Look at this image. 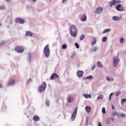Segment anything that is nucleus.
Wrapping results in <instances>:
<instances>
[{
  "mask_svg": "<svg viewBox=\"0 0 126 126\" xmlns=\"http://www.w3.org/2000/svg\"><path fill=\"white\" fill-rule=\"evenodd\" d=\"M125 41V39L124 38H121L120 42L121 43H124V42Z\"/></svg>",
  "mask_w": 126,
  "mask_h": 126,
  "instance_id": "nucleus-26",
  "label": "nucleus"
},
{
  "mask_svg": "<svg viewBox=\"0 0 126 126\" xmlns=\"http://www.w3.org/2000/svg\"><path fill=\"white\" fill-rule=\"evenodd\" d=\"M116 8L117 10V11H120V12L123 11L124 10V8L123 7V6H122L121 4L117 5L116 6Z\"/></svg>",
  "mask_w": 126,
  "mask_h": 126,
  "instance_id": "nucleus-8",
  "label": "nucleus"
},
{
  "mask_svg": "<svg viewBox=\"0 0 126 126\" xmlns=\"http://www.w3.org/2000/svg\"><path fill=\"white\" fill-rule=\"evenodd\" d=\"M87 78L90 79H93V76H92V75H90V76L87 77Z\"/></svg>",
  "mask_w": 126,
  "mask_h": 126,
  "instance_id": "nucleus-34",
  "label": "nucleus"
},
{
  "mask_svg": "<svg viewBox=\"0 0 126 126\" xmlns=\"http://www.w3.org/2000/svg\"><path fill=\"white\" fill-rule=\"evenodd\" d=\"M113 20L114 21H118L121 20V17L114 16L112 18Z\"/></svg>",
  "mask_w": 126,
  "mask_h": 126,
  "instance_id": "nucleus-19",
  "label": "nucleus"
},
{
  "mask_svg": "<svg viewBox=\"0 0 126 126\" xmlns=\"http://www.w3.org/2000/svg\"><path fill=\"white\" fill-rule=\"evenodd\" d=\"M85 36L84 35H81L80 37V40H83V39H85Z\"/></svg>",
  "mask_w": 126,
  "mask_h": 126,
  "instance_id": "nucleus-30",
  "label": "nucleus"
},
{
  "mask_svg": "<svg viewBox=\"0 0 126 126\" xmlns=\"http://www.w3.org/2000/svg\"><path fill=\"white\" fill-rule=\"evenodd\" d=\"M111 119L112 120V121H114V118H111Z\"/></svg>",
  "mask_w": 126,
  "mask_h": 126,
  "instance_id": "nucleus-48",
  "label": "nucleus"
},
{
  "mask_svg": "<svg viewBox=\"0 0 126 126\" xmlns=\"http://www.w3.org/2000/svg\"><path fill=\"white\" fill-rule=\"evenodd\" d=\"M2 88V85H1V83H0V88Z\"/></svg>",
  "mask_w": 126,
  "mask_h": 126,
  "instance_id": "nucleus-47",
  "label": "nucleus"
},
{
  "mask_svg": "<svg viewBox=\"0 0 126 126\" xmlns=\"http://www.w3.org/2000/svg\"><path fill=\"white\" fill-rule=\"evenodd\" d=\"M67 0H63L62 2H63V3H64L66 2V1H67Z\"/></svg>",
  "mask_w": 126,
  "mask_h": 126,
  "instance_id": "nucleus-40",
  "label": "nucleus"
},
{
  "mask_svg": "<svg viewBox=\"0 0 126 126\" xmlns=\"http://www.w3.org/2000/svg\"><path fill=\"white\" fill-rule=\"evenodd\" d=\"M98 126H102L101 122H99Z\"/></svg>",
  "mask_w": 126,
  "mask_h": 126,
  "instance_id": "nucleus-42",
  "label": "nucleus"
},
{
  "mask_svg": "<svg viewBox=\"0 0 126 126\" xmlns=\"http://www.w3.org/2000/svg\"><path fill=\"white\" fill-rule=\"evenodd\" d=\"M75 46L76 47V48L79 49L80 48V46L77 43H75Z\"/></svg>",
  "mask_w": 126,
  "mask_h": 126,
  "instance_id": "nucleus-28",
  "label": "nucleus"
},
{
  "mask_svg": "<svg viewBox=\"0 0 126 126\" xmlns=\"http://www.w3.org/2000/svg\"><path fill=\"white\" fill-rule=\"evenodd\" d=\"M93 40L92 42H91V45H94L96 43L97 40H96V38L94 37H93Z\"/></svg>",
  "mask_w": 126,
  "mask_h": 126,
  "instance_id": "nucleus-15",
  "label": "nucleus"
},
{
  "mask_svg": "<svg viewBox=\"0 0 126 126\" xmlns=\"http://www.w3.org/2000/svg\"><path fill=\"white\" fill-rule=\"evenodd\" d=\"M60 76L56 73H53L52 74V75L50 77V79L51 80H54L56 78H59Z\"/></svg>",
  "mask_w": 126,
  "mask_h": 126,
  "instance_id": "nucleus-9",
  "label": "nucleus"
},
{
  "mask_svg": "<svg viewBox=\"0 0 126 126\" xmlns=\"http://www.w3.org/2000/svg\"><path fill=\"white\" fill-rule=\"evenodd\" d=\"M62 48H63V49H66V48H67V45H66V44H63V45H62Z\"/></svg>",
  "mask_w": 126,
  "mask_h": 126,
  "instance_id": "nucleus-27",
  "label": "nucleus"
},
{
  "mask_svg": "<svg viewBox=\"0 0 126 126\" xmlns=\"http://www.w3.org/2000/svg\"><path fill=\"white\" fill-rule=\"evenodd\" d=\"M87 16L86 15H82L81 17V20L83 22H85L87 20Z\"/></svg>",
  "mask_w": 126,
  "mask_h": 126,
  "instance_id": "nucleus-14",
  "label": "nucleus"
},
{
  "mask_svg": "<svg viewBox=\"0 0 126 126\" xmlns=\"http://www.w3.org/2000/svg\"><path fill=\"white\" fill-rule=\"evenodd\" d=\"M5 9V7L2 6H0V10H4Z\"/></svg>",
  "mask_w": 126,
  "mask_h": 126,
  "instance_id": "nucleus-38",
  "label": "nucleus"
},
{
  "mask_svg": "<svg viewBox=\"0 0 126 126\" xmlns=\"http://www.w3.org/2000/svg\"><path fill=\"white\" fill-rule=\"evenodd\" d=\"M121 101H122V104H124V102H125L126 101V99H125V98H123V99H122Z\"/></svg>",
  "mask_w": 126,
  "mask_h": 126,
  "instance_id": "nucleus-36",
  "label": "nucleus"
},
{
  "mask_svg": "<svg viewBox=\"0 0 126 126\" xmlns=\"http://www.w3.org/2000/svg\"><path fill=\"white\" fill-rule=\"evenodd\" d=\"M32 1H33L34 2L36 1V0H32Z\"/></svg>",
  "mask_w": 126,
  "mask_h": 126,
  "instance_id": "nucleus-49",
  "label": "nucleus"
},
{
  "mask_svg": "<svg viewBox=\"0 0 126 126\" xmlns=\"http://www.w3.org/2000/svg\"><path fill=\"white\" fill-rule=\"evenodd\" d=\"M77 111H78V107H76L74 111V112L73 113L71 118V121H74L76 117V115H77Z\"/></svg>",
  "mask_w": 126,
  "mask_h": 126,
  "instance_id": "nucleus-4",
  "label": "nucleus"
},
{
  "mask_svg": "<svg viewBox=\"0 0 126 126\" xmlns=\"http://www.w3.org/2000/svg\"><path fill=\"white\" fill-rule=\"evenodd\" d=\"M43 52L45 54V56L46 58H49L50 55V49H49V46L48 44H47L44 48Z\"/></svg>",
  "mask_w": 126,
  "mask_h": 126,
  "instance_id": "nucleus-2",
  "label": "nucleus"
},
{
  "mask_svg": "<svg viewBox=\"0 0 126 126\" xmlns=\"http://www.w3.org/2000/svg\"><path fill=\"white\" fill-rule=\"evenodd\" d=\"M15 22L16 23H19L20 24H21L25 23V20L19 18H17L15 20Z\"/></svg>",
  "mask_w": 126,
  "mask_h": 126,
  "instance_id": "nucleus-10",
  "label": "nucleus"
},
{
  "mask_svg": "<svg viewBox=\"0 0 126 126\" xmlns=\"http://www.w3.org/2000/svg\"><path fill=\"white\" fill-rule=\"evenodd\" d=\"M115 94H116V96H119V95H120V94H121V92H116Z\"/></svg>",
  "mask_w": 126,
  "mask_h": 126,
  "instance_id": "nucleus-33",
  "label": "nucleus"
},
{
  "mask_svg": "<svg viewBox=\"0 0 126 126\" xmlns=\"http://www.w3.org/2000/svg\"><path fill=\"white\" fill-rule=\"evenodd\" d=\"M84 96L87 98H91V94H83Z\"/></svg>",
  "mask_w": 126,
  "mask_h": 126,
  "instance_id": "nucleus-22",
  "label": "nucleus"
},
{
  "mask_svg": "<svg viewBox=\"0 0 126 126\" xmlns=\"http://www.w3.org/2000/svg\"><path fill=\"white\" fill-rule=\"evenodd\" d=\"M113 94H114L113 93H111V94H110V96H112Z\"/></svg>",
  "mask_w": 126,
  "mask_h": 126,
  "instance_id": "nucleus-46",
  "label": "nucleus"
},
{
  "mask_svg": "<svg viewBox=\"0 0 126 126\" xmlns=\"http://www.w3.org/2000/svg\"><path fill=\"white\" fill-rule=\"evenodd\" d=\"M47 84L44 82L43 84L39 87L38 92L41 93L44 91L46 88Z\"/></svg>",
  "mask_w": 126,
  "mask_h": 126,
  "instance_id": "nucleus-3",
  "label": "nucleus"
},
{
  "mask_svg": "<svg viewBox=\"0 0 126 126\" xmlns=\"http://www.w3.org/2000/svg\"><path fill=\"white\" fill-rule=\"evenodd\" d=\"M0 26H1V24H0Z\"/></svg>",
  "mask_w": 126,
  "mask_h": 126,
  "instance_id": "nucleus-53",
  "label": "nucleus"
},
{
  "mask_svg": "<svg viewBox=\"0 0 126 126\" xmlns=\"http://www.w3.org/2000/svg\"><path fill=\"white\" fill-rule=\"evenodd\" d=\"M15 50L18 53H21L24 52V49L23 47L21 46H18V47H15Z\"/></svg>",
  "mask_w": 126,
  "mask_h": 126,
  "instance_id": "nucleus-6",
  "label": "nucleus"
},
{
  "mask_svg": "<svg viewBox=\"0 0 126 126\" xmlns=\"http://www.w3.org/2000/svg\"><path fill=\"white\" fill-rule=\"evenodd\" d=\"M70 32L71 35L75 37L77 34V30L74 25H72L70 27Z\"/></svg>",
  "mask_w": 126,
  "mask_h": 126,
  "instance_id": "nucleus-1",
  "label": "nucleus"
},
{
  "mask_svg": "<svg viewBox=\"0 0 126 126\" xmlns=\"http://www.w3.org/2000/svg\"><path fill=\"white\" fill-rule=\"evenodd\" d=\"M96 50H97V48H94V49L93 50V51H96Z\"/></svg>",
  "mask_w": 126,
  "mask_h": 126,
  "instance_id": "nucleus-43",
  "label": "nucleus"
},
{
  "mask_svg": "<svg viewBox=\"0 0 126 126\" xmlns=\"http://www.w3.org/2000/svg\"><path fill=\"white\" fill-rule=\"evenodd\" d=\"M33 120L34 121H38L40 120L39 117L37 115L36 116H34L33 117Z\"/></svg>",
  "mask_w": 126,
  "mask_h": 126,
  "instance_id": "nucleus-17",
  "label": "nucleus"
},
{
  "mask_svg": "<svg viewBox=\"0 0 126 126\" xmlns=\"http://www.w3.org/2000/svg\"><path fill=\"white\" fill-rule=\"evenodd\" d=\"M112 109H114V106H112Z\"/></svg>",
  "mask_w": 126,
  "mask_h": 126,
  "instance_id": "nucleus-50",
  "label": "nucleus"
},
{
  "mask_svg": "<svg viewBox=\"0 0 126 126\" xmlns=\"http://www.w3.org/2000/svg\"><path fill=\"white\" fill-rule=\"evenodd\" d=\"M111 29H105V30L103 31V32H102L103 34L109 32H111Z\"/></svg>",
  "mask_w": 126,
  "mask_h": 126,
  "instance_id": "nucleus-21",
  "label": "nucleus"
},
{
  "mask_svg": "<svg viewBox=\"0 0 126 126\" xmlns=\"http://www.w3.org/2000/svg\"><path fill=\"white\" fill-rule=\"evenodd\" d=\"M118 3H121V0H112L110 2V7H112L114 5H116Z\"/></svg>",
  "mask_w": 126,
  "mask_h": 126,
  "instance_id": "nucleus-5",
  "label": "nucleus"
},
{
  "mask_svg": "<svg viewBox=\"0 0 126 126\" xmlns=\"http://www.w3.org/2000/svg\"><path fill=\"white\" fill-rule=\"evenodd\" d=\"M32 33L31 32H27L26 33V36H32Z\"/></svg>",
  "mask_w": 126,
  "mask_h": 126,
  "instance_id": "nucleus-18",
  "label": "nucleus"
},
{
  "mask_svg": "<svg viewBox=\"0 0 126 126\" xmlns=\"http://www.w3.org/2000/svg\"><path fill=\"white\" fill-rule=\"evenodd\" d=\"M102 113H104L105 114L106 113V109H105V108L103 107L102 109Z\"/></svg>",
  "mask_w": 126,
  "mask_h": 126,
  "instance_id": "nucleus-32",
  "label": "nucleus"
},
{
  "mask_svg": "<svg viewBox=\"0 0 126 126\" xmlns=\"http://www.w3.org/2000/svg\"><path fill=\"white\" fill-rule=\"evenodd\" d=\"M109 100H111V99H112V96H109Z\"/></svg>",
  "mask_w": 126,
  "mask_h": 126,
  "instance_id": "nucleus-44",
  "label": "nucleus"
},
{
  "mask_svg": "<svg viewBox=\"0 0 126 126\" xmlns=\"http://www.w3.org/2000/svg\"><path fill=\"white\" fill-rule=\"evenodd\" d=\"M98 98L103 99V95H99V96H98Z\"/></svg>",
  "mask_w": 126,
  "mask_h": 126,
  "instance_id": "nucleus-35",
  "label": "nucleus"
},
{
  "mask_svg": "<svg viewBox=\"0 0 126 126\" xmlns=\"http://www.w3.org/2000/svg\"><path fill=\"white\" fill-rule=\"evenodd\" d=\"M102 11H103V8H101V7H99V8H97L95 13H96V14H100Z\"/></svg>",
  "mask_w": 126,
  "mask_h": 126,
  "instance_id": "nucleus-11",
  "label": "nucleus"
},
{
  "mask_svg": "<svg viewBox=\"0 0 126 126\" xmlns=\"http://www.w3.org/2000/svg\"><path fill=\"white\" fill-rule=\"evenodd\" d=\"M119 62L120 60H119V58H118L117 57H114L113 59V66L114 67L117 66V65Z\"/></svg>",
  "mask_w": 126,
  "mask_h": 126,
  "instance_id": "nucleus-7",
  "label": "nucleus"
},
{
  "mask_svg": "<svg viewBox=\"0 0 126 126\" xmlns=\"http://www.w3.org/2000/svg\"><path fill=\"white\" fill-rule=\"evenodd\" d=\"M50 1H52V0H49Z\"/></svg>",
  "mask_w": 126,
  "mask_h": 126,
  "instance_id": "nucleus-52",
  "label": "nucleus"
},
{
  "mask_svg": "<svg viewBox=\"0 0 126 126\" xmlns=\"http://www.w3.org/2000/svg\"><path fill=\"white\" fill-rule=\"evenodd\" d=\"M46 104L48 106H50V101L48 100H46Z\"/></svg>",
  "mask_w": 126,
  "mask_h": 126,
  "instance_id": "nucleus-29",
  "label": "nucleus"
},
{
  "mask_svg": "<svg viewBox=\"0 0 126 126\" xmlns=\"http://www.w3.org/2000/svg\"><path fill=\"white\" fill-rule=\"evenodd\" d=\"M95 67H96V65H94V66H93V67H92V70H94V69H95Z\"/></svg>",
  "mask_w": 126,
  "mask_h": 126,
  "instance_id": "nucleus-41",
  "label": "nucleus"
},
{
  "mask_svg": "<svg viewBox=\"0 0 126 126\" xmlns=\"http://www.w3.org/2000/svg\"><path fill=\"white\" fill-rule=\"evenodd\" d=\"M68 101L69 103H71L72 101H73V98L72 96H69L68 97Z\"/></svg>",
  "mask_w": 126,
  "mask_h": 126,
  "instance_id": "nucleus-20",
  "label": "nucleus"
},
{
  "mask_svg": "<svg viewBox=\"0 0 126 126\" xmlns=\"http://www.w3.org/2000/svg\"><path fill=\"white\" fill-rule=\"evenodd\" d=\"M106 123L109 124V122H108V121H106Z\"/></svg>",
  "mask_w": 126,
  "mask_h": 126,
  "instance_id": "nucleus-51",
  "label": "nucleus"
},
{
  "mask_svg": "<svg viewBox=\"0 0 126 126\" xmlns=\"http://www.w3.org/2000/svg\"><path fill=\"white\" fill-rule=\"evenodd\" d=\"M5 1H6V2H9V1H11V0H5Z\"/></svg>",
  "mask_w": 126,
  "mask_h": 126,
  "instance_id": "nucleus-45",
  "label": "nucleus"
},
{
  "mask_svg": "<svg viewBox=\"0 0 126 126\" xmlns=\"http://www.w3.org/2000/svg\"><path fill=\"white\" fill-rule=\"evenodd\" d=\"M91 109H92V108H91V107H90V106H86V107H85V110H86V112H87V113H89L91 112Z\"/></svg>",
  "mask_w": 126,
  "mask_h": 126,
  "instance_id": "nucleus-16",
  "label": "nucleus"
},
{
  "mask_svg": "<svg viewBox=\"0 0 126 126\" xmlns=\"http://www.w3.org/2000/svg\"><path fill=\"white\" fill-rule=\"evenodd\" d=\"M15 84V81L14 79H11L10 81L8 82V86H12Z\"/></svg>",
  "mask_w": 126,
  "mask_h": 126,
  "instance_id": "nucleus-13",
  "label": "nucleus"
},
{
  "mask_svg": "<svg viewBox=\"0 0 126 126\" xmlns=\"http://www.w3.org/2000/svg\"><path fill=\"white\" fill-rule=\"evenodd\" d=\"M5 43V41H3L0 43V46L3 45Z\"/></svg>",
  "mask_w": 126,
  "mask_h": 126,
  "instance_id": "nucleus-39",
  "label": "nucleus"
},
{
  "mask_svg": "<svg viewBox=\"0 0 126 126\" xmlns=\"http://www.w3.org/2000/svg\"><path fill=\"white\" fill-rule=\"evenodd\" d=\"M112 53H113V50H112Z\"/></svg>",
  "mask_w": 126,
  "mask_h": 126,
  "instance_id": "nucleus-54",
  "label": "nucleus"
},
{
  "mask_svg": "<svg viewBox=\"0 0 126 126\" xmlns=\"http://www.w3.org/2000/svg\"><path fill=\"white\" fill-rule=\"evenodd\" d=\"M106 79L108 81H113L114 80L113 78H111L109 77H107Z\"/></svg>",
  "mask_w": 126,
  "mask_h": 126,
  "instance_id": "nucleus-24",
  "label": "nucleus"
},
{
  "mask_svg": "<svg viewBox=\"0 0 126 126\" xmlns=\"http://www.w3.org/2000/svg\"><path fill=\"white\" fill-rule=\"evenodd\" d=\"M120 116H121V117H123V118L125 117H126V114H124V113H122V114H121Z\"/></svg>",
  "mask_w": 126,
  "mask_h": 126,
  "instance_id": "nucleus-37",
  "label": "nucleus"
},
{
  "mask_svg": "<svg viewBox=\"0 0 126 126\" xmlns=\"http://www.w3.org/2000/svg\"><path fill=\"white\" fill-rule=\"evenodd\" d=\"M31 59H32V54H29L28 60L29 61H30L31 60Z\"/></svg>",
  "mask_w": 126,
  "mask_h": 126,
  "instance_id": "nucleus-25",
  "label": "nucleus"
},
{
  "mask_svg": "<svg viewBox=\"0 0 126 126\" xmlns=\"http://www.w3.org/2000/svg\"><path fill=\"white\" fill-rule=\"evenodd\" d=\"M107 41V37H104L102 38V42H106Z\"/></svg>",
  "mask_w": 126,
  "mask_h": 126,
  "instance_id": "nucleus-31",
  "label": "nucleus"
},
{
  "mask_svg": "<svg viewBox=\"0 0 126 126\" xmlns=\"http://www.w3.org/2000/svg\"><path fill=\"white\" fill-rule=\"evenodd\" d=\"M97 66H98V67H103V65H102V64L100 62H97Z\"/></svg>",
  "mask_w": 126,
  "mask_h": 126,
  "instance_id": "nucleus-23",
  "label": "nucleus"
},
{
  "mask_svg": "<svg viewBox=\"0 0 126 126\" xmlns=\"http://www.w3.org/2000/svg\"><path fill=\"white\" fill-rule=\"evenodd\" d=\"M83 74H84V71H78L77 72V76L79 77H81L82 76H83Z\"/></svg>",
  "mask_w": 126,
  "mask_h": 126,
  "instance_id": "nucleus-12",
  "label": "nucleus"
}]
</instances>
